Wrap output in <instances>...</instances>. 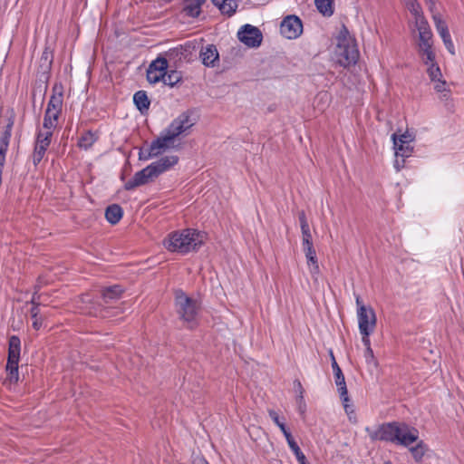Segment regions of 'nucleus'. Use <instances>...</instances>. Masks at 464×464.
<instances>
[{
    "label": "nucleus",
    "instance_id": "1",
    "mask_svg": "<svg viewBox=\"0 0 464 464\" xmlns=\"http://www.w3.org/2000/svg\"><path fill=\"white\" fill-rule=\"evenodd\" d=\"M372 441L391 442L403 447H409L418 440L419 431L404 422L391 421L378 425L375 429L365 428Z\"/></svg>",
    "mask_w": 464,
    "mask_h": 464
},
{
    "label": "nucleus",
    "instance_id": "2",
    "mask_svg": "<svg viewBox=\"0 0 464 464\" xmlns=\"http://www.w3.org/2000/svg\"><path fill=\"white\" fill-rule=\"evenodd\" d=\"M206 233L193 228L174 231L164 239V246L170 252L187 254L198 251L204 244Z\"/></svg>",
    "mask_w": 464,
    "mask_h": 464
},
{
    "label": "nucleus",
    "instance_id": "3",
    "mask_svg": "<svg viewBox=\"0 0 464 464\" xmlns=\"http://www.w3.org/2000/svg\"><path fill=\"white\" fill-rule=\"evenodd\" d=\"M124 292L123 287L121 285H114L108 287H104L101 290L102 302L94 301L90 295H82V303L90 304L88 314L93 316L108 317L110 315V308L106 306L114 301L119 300Z\"/></svg>",
    "mask_w": 464,
    "mask_h": 464
},
{
    "label": "nucleus",
    "instance_id": "4",
    "mask_svg": "<svg viewBox=\"0 0 464 464\" xmlns=\"http://www.w3.org/2000/svg\"><path fill=\"white\" fill-rule=\"evenodd\" d=\"M175 307L179 318L188 324L189 329L198 325V315L200 310L198 302L189 297L183 290L175 291Z\"/></svg>",
    "mask_w": 464,
    "mask_h": 464
},
{
    "label": "nucleus",
    "instance_id": "5",
    "mask_svg": "<svg viewBox=\"0 0 464 464\" xmlns=\"http://www.w3.org/2000/svg\"><path fill=\"white\" fill-rule=\"evenodd\" d=\"M21 353V341L17 335H12L8 340V354L5 365L7 381L17 383L19 381V361Z\"/></svg>",
    "mask_w": 464,
    "mask_h": 464
},
{
    "label": "nucleus",
    "instance_id": "6",
    "mask_svg": "<svg viewBox=\"0 0 464 464\" xmlns=\"http://www.w3.org/2000/svg\"><path fill=\"white\" fill-rule=\"evenodd\" d=\"M177 137L169 130L167 127L156 140H152L150 147L148 148V153L146 156H142V153H139V159L140 160H148L151 158L157 157L161 154L166 149L169 147V144Z\"/></svg>",
    "mask_w": 464,
    "mask_h": 464
},
{
    "label": "nucleus",
    "instance_id": "7",
    "mask_svg": "<svg viewBox=\"0 0 464 464\" xmlns=\"http://www.w3.org/2000/svg\"><path fill=\"white\" fill-rule=\"evenodd\" d=\"M357 305V316L360 332L374 331L377 318L374 310L371 306H366L360 295L355 298Z\"/></svg>",
    "mask_w": 464,
    "mask_h": 464
},
{
    "label": "nucleus",
    "instance_id": "8",
    "mask_svg": "<svg viewBox=\"0 0 464 464\" xmlns=\"http://www.w3.org/2000/svg\"><path fill=\"white\" fill-rule=\"evenodd\" d=\"M268 415L272 419L274 423L283 432V434L287 441V444H288L289 448L291 449V450L294 452L298 463L299 464H310L306 460V458H305L304 454L303 453V451L301 450V449L299 448L298 444L294 440L290 430L286 428L285 424L283 421H281L277 412L274 410H268Z\"/></svg>",
    "mask_w": 464,
    "mask_h": 464
},
{
    "label": "nucleus",
    "instance_id": "9",
    "mask_svg": "<svg viewBox=\"0 0 464 464\" xmlns=\"http://www.w3.org/2000/svg\"><path fill=\"white\" fill-rule=\"evenodd\" d=\"M198 118V117L195 110L189 109L183 111L174 119L168 128L176 137H179L180 134L193 127L197 123Z\"/></svg>",
    "mask_w": 464,
    "mask_h": 464
},
{
    "label": "nucleus",
    "instance_id": "10",
    "mask_svg": "<svg viewBox=\"0 0 464 464\" xmlns=\"http://www.w3.org/2000/svg\"><path fill=\"white\" fill-rule=\"evenodd\" d=\"M238 40L250 48H257L263 41V34L259 28L251 25H243L237 33Z\"/></svg>",
    "mask_w": 464,
    "mask_h": 464
},
{
    "label": "nucleus",
    "instance_id": "11",
    "mask_svg": "<svg viewBox=\"0 0 464 464\" xmlns=\"http://www.w3.org/2000/svg\"><path fill=\"white\" fill-rule=\"evenodd\" d=\"M336 54L341 66L347 68L357 63L359 51L354 44H337Z\"/></svg>",
    "mask_w": 464,
    "mask_h": 464
},
{
    "label": "nucleus",
    "instance_id": "12",
    "mask_svg": "<svg viewBox=\"0 0 464 464\" xmlns=\"http://www.w3.org/2000/svg\"><path fill=\"white\" fill-rule=\"evenodd\" d=\"M280 33L287 39H296L303 33L302 20L295 14L286 15L281 22Z\"/></svg>",
    "mask_w": 464,
    "mask_h": 464
},
{
    "label": "nucleus",
    "instance_id": "13",
    "mask_svg": "<svg viewBox=\"0 0 464 464\" xmlns=\"http://www.w3.org/2000/svg\"><path fill=\"white\" fill-rule=\"evenodd\" d=\"M53 132L48 130L46 132L38 131L35 139L34 152H33V163L36 167L44 159L48 147L51 144Z\"/></svg>",
    "mask_w": 464,
    "mask_h": 464
},
{
    "label": "nucleus",
    "instance_id": "14",
    "mask_svg": "<svg viewBox=\"0 0 464 464\" xmlns=\"http://www.w3.org/2000/svg\"><path fill=\"white\" fill-rule=\"evenodd\" d=\"M157 179L154 170L152 169L150 165H148L146 168L136 172L132 179L128 180L124 184V188L126 190H132L137 187L148 184Z\"/></svg>",
    "mask_w": 464,
    "mask_h": 464
},
{
    "label": "nucleus",
    "instance_id": "15",
    "mask_svg": "<svg viewBox=\"0 0 464 464\" xmlns=\"http://www.w3.org/2000/svg\"><path fill=\"white\" fill-rule=\"evenodd\" d=\"M330 356H331V361H332L331 364H332V369L334 372V382L337 386L340 399L343 400V401H349L348 390H347L344 375H343L339 364L337 363L332 351L330 352Z\"/></svg>",
    "mask_w": 464,
    "mask_h": 464
},
{
    "label": "nucleus",
    "instance_id": "16",
    "mask_svg": "<svg viewBox=\"0 0 464 464\" xmlns=\"http://www.w3.org/2000/svg\"><path fill=\"white\" fill-rule=\"evenodd\" d=\"M63 86L62 82H55L52 89V95L47 103L45 111H62L63 108Z\"/></svg>",
    "mask_w": 464,
    "mask_h": 464
},
{
    "label": "nucleus",
    "instance_id": "17",
    "mask_svg": "<svg viewBox=\"0 0 464 464\" xmlns=\"http://www.w3.org/2000/svg\"><path fill=\"white\" fill-rule=\"evenodd\" d=\"M179 162V157L176 155L165 156L160 158L159 160L150 164L155 172L156 177L169 170L170 168L175 166Z\"/></svg>",
    "mask_w": 464,
    "mask_h": 464
},
{
    "label": "nucleus",
    "instance_id": "18",
    "mask_svg": "<svg viewBox=\"0 0 464 464\" xmlns=\"http://www.w3.org/2000/svg\"><path fill=\"white\" fill-rule=\"evenodd\" d=\"M200 58L204 65L208 67H214L219 59L217 47L214 44H208L205 49L202 48L200 51Z\"/></svg>",
    "mask_w": 464,
    "mask_h": 464
},
{
    "label": "nucleus",
    "instance_id": "19",
    "mask_svg": "<svg viewBox=\"0 0 464 464\" xmlns=\"http://www.w3.org/2000/svg\"><path fill=\"white\" fill-rule=\"evenodd\" d=\"M205 2L206 0H183L182 13L188 17L197 18L199 16L201 6Z\"/></svg>",
    "mask_w": 464,
    "mask_h": 464
},
{
    "label": "nucleus",
    "instance_id": "20",
    "mask_svg": "<svg viewBox=\"0 0 464 464\" xmlns=\"http://www.w3.org/2000/svg\"><path fill=\"white\" fill-rule=\"evenodd\" d=\"M14 124V116H10L7 119V124L5 127V130L0 137V156L6 155L7 153Z\"/></svg>",
    "mask_w": 464,
    "mask_h": 464
},
{
    "label": "nucleus",
    "instance_id": "21",
    "mask_svg": "<svg viewBox=\"0 0 464 464\" xmlns=\"http://www.w3.org/2000/svg\"><path fill=\"white\" fill-rule=\"evenodd\" d=\"M222 14L232 16L237 8V0H211Z\"/></svg>",
    "mask_w": 464,
    "mask_h": 464
},
{
    "label": "nucleus",
    "instance_id": "22",
    "mask_svg": "<svg viewBox=\"0 0 464 464\" xmlns=\"http://www.w3.org/2000/svg\"><path fill=\"white\" fill-rule=\"evenodd\" d=\"M122 217L123 209L118 204H111L105 209V218L111 225L118 224Z\"/></svg>",
    "mask_w": 464,
    "mask_h": 464
},
{
    "label": "nucleus",
    "instance_id": "23",
    "mask_svg": "<svg viewBox=\"0 0 464 464\" xmlns=\"http://www.w3.org/2000/svg\"><path fill=\"white\" fill-rule=\"evenodd\" d=\"M392 140L393 141V149L395 150V156L401 158H409L411 156L413 152V146L411 143H400L397 140V134L393 133L392 135Z\"/></svg>",
    "mask_w": 464,
    "mask_h": 464
},
{
    "label": "nucleus",
    "instance_id": "24",
    "mask_svg": "<svg viewBox=\"0 0 464 464\" xmlns=\"http://www.w3.org/2000/svg\"><path fill=\"white\" fill-rule=\"evenodd\" d=\"M133 102L141 114L146 113L150 105V101L147 95V92L141 90L134 93Z\"/></svg>",
    "mask_w": 464,
    "mask_h": 464
},
{
    "label": "nucleus",
    "instance_id": "25",
    "mask_svg": "<svg viewBox=\"0 0 464 464\" xmlns=\"http://www.w3.org/2000/svg\"><path fill=\"white\" fill-rule=\"evenodd\" d=\"M417 444L409 449L415 462L421 463L425 453L429 448L423 440H417Z\"/></svg>",
    "mask_w": 464,
    "mask_h": 464
},
{
    "label": "nucleus",
    "instance_id": "26",
    "mask_svg": "<svg viewBox=\"0 0 464 464\" xmlns=\"http://www.w3.org/2000/svg\"><path fill=\"white\" fill-rule=\"evenodd\" d=\"M334 0H314L317 10L326 17L334 14Z\"/></svg>",
    "mask_w": 464,
    "mask_h": 464
},
{
    "label": "nucleus",
    "instance_id": "27",
    "mask_svg": "<svg viewBox=\"0 0 464 464\" xmlns=\"http://www.w3.org/2000/svg\"><path fill=\"white\" fill-rule=\"evenodd\" d=\"M182 80V74L181 72H179L177 70H166V74L163 76V83L165 85L174 87L177 85L179 82Z\"/></svg>",
    "mask_w": 464,
    "mask_h": 464
},
{
    "label": "nucleus",
    "instance_id": "28",
    "mask_svg": "<svg viewBox=\"0 0 464 464\" xmlns=\"http://www.w3.org/2000/svg\"><path fill=\"white\" fill-rule=\"evenodd\" d=\"M98 140V137L92 131L87 130L80 137L78 146L84 150H89Z\"/></svg>",
    "mask_w": 464,
    "mask_h": 464
},
{
    "label": "nucleus",
    "instance_id": "29",
    "mask_svg": "<svg viewBox=\"0 0 464 464\" xmlns=\"http://www.w3.org/2000/svg\"><path fill=\"white\" fill-rule=\"evenodd\" d=\"M433 21L436 26V29L440 35L441 39H447L450 37L448 25L444 20L440 17V14L433 15Z\"/></svg>",
    "mask_w": 464,
    "mask_h": 464
},
{
    "label": "nucleus",
    "instance_id": "30",
    "mask_svg": "<svg viewBox=\"0 0 464 464\" xmlns=\"http://www.w3.org/2000/svg\"><path fill=\"white\" fill-rule=\"evenodd\" d=\"M305 254V257L307 259V264L309 266H312L311 273L312 275H315L319 273V266H318V260L316 256L315 249H308L304 251Z\"/></svg>",
    "mask_w": 464,
    "mask_h": 464
},
{
    "label": "nucleus",
    "instance_id": "31",
    "mask_svg": "<svg viewBox=\"0 0 464 464\" xmlns=\"http://www.w3.org/2000/svg\"><path fill=\"white\" fill-rule=\"evenodd\" d=\"M52 63H53L52 53L47 48H45L42 53L41 59H40L39 72H50Z\"/></svg>",
    "mask_w": 464,
    "mask_h": 464
},
{
    "label": "nucleus",
    "instance_id": "32",
    "mask_svg": "<svg viewBox=\"0 0 464 464\" xmlns=\"http://www.w3.org/2000/svg\"><path fill=\"white\" fill-rule=\"evenodd\" d=\"M420 54L421 55L423 63L426 65L435 62V53L432 50V45L420 46Z\"/></svg>",
    "mask_w": 464,
    "mask_h": 464
},
{
    "label": "nucleus",
    "instance_id": "33",
    "mask_svg": "<svg viewBox=\"0 0 464 464\" xmlns=\"http://www.w3.org/2000/svg\"><path fill=\"white\" fill-rule=\"evenodd\" d=\"M169 67V63L166 58L164 57H158L156 60H154L150 65L148 70L152 71H160L163 73H166V70Z\"/></svg>",
    "mask_w": 464,
    "mask_h": 464
},
{
    "label": "nucleus",
    "instance_id": "34",
    "mask_svg": "<svg viewBox=\"0 0 464 464\" xmlns=\"http://www.w3.org/2000/svg\"><path fill=\"white\" fill-rule=\"evenodd\" d=\"M406 5L411 14L415 16V19L424 17L420 5L417 0H407Z\"/></svg>",
    "mask_w": 464,
    "mask_h": 464
},
{
    "label": "nucleus",
    "instance_id": "35",
    "mask_svg": "<svg viewBox=\"0 0 464 464\" xmlns=\"http://www.w3.org/2000/svg\"><path fill=\"white\" fill-rule=\"evenodd\" d=\"M427 72L429 74L430 79L432 82H436V81L440 80L442 78L440 68L439 67V65H438V63L436 62L430 63V64H429V67L427 69Z\"/></svg>",
    "mask_w": 464,
    "mask_h": 464
},
{
    "label": "nucleus",
    "instance_id": "36",
    "mask_svg": "<svg viewBox=\"0 0 464 464\" xmlns=\"http://www.w3.org/2000/svg\"><path fill=\"white\" fill-rule=\"evenodd\" d=\"M436 82H437V83L435 84L434 89L438 92H441L442 93V95L440 97L441 99L448 100L449 97H450V91L446 88V84H447L446 81L440 79V80H438Z\"/></svg>",
    "mask_w": 464,
    "mask_h": 464
},
{
    "label": "nucleus",
    "instance_id": "37",
    "mask_svg": "<svg viewBox=\"0 0 464 464\" xmlns=\"http://www.w3.org/2000/svg\"><path fill=\"white\" fill-rule=\"evenodd\" d=\"M164 74L160 71L147 70V80L150 83H157L163 80Z\"/></svg>",
    "mask_w": 464,
    "mask_h": 464
},
{
    "label": "nucleus",
    "instance_id": "38",
    "mask_svg": "<svg viewBox=\"0 0 464 464\" xmlns=\"http://www.w3.org/2000/svg\"><path fill=\"white\" fill-rule=\"evenodd\" d=\"M416 27L419 31V34H426L428 32H431L430 27L429 25L428 21L425 17L417 18Z\"/></svg>",
    "mask_w": 464,
    "mask_h": 464
},
{
    "label": "nucleus",
    "instance_id": "39",
    "mask_svg": "<svg viewBox=\"0 0 464 464\" xmlns=\"http://www.w3.org/2000/svg\"><path fill=\"white\" fill-rule=\"evenodd\" d=\"M419 39H420L419 47L432 45V33L431 32L419 34Z\"/></svg>",
    "mask_w": 464,
    "mask_h": 464
},
{
    "label": "nucleus",
    "instance_id": "40",
    "mask_svg": "<svg viewBox=\"0 0 464 464\" xmlns=\"http://www.w3.org/2000/svg\"><path fill=\"white\" fill-rule=\"evenodd\" d=\"M350 44L349 31L345 25H343L338 35V44Z\"/></svg>",
    "mask_w": 464,
    "mask_h": 464
},
{
    "label": "nucleus",
    "instance_id": "41",
    "mask_svg": "<svg viewBox=\"0 0 464 464\" xmlns=\"http://www.w3.org/2000/svg\"><path fill=\"white\" fill-rule=\"evenodd\" d=\"M57 121L50 118L49 111L44 112L43 126L44 129L51 130L56 126Z\"/></svg>",
    "mask_w": 464,
    "mask_h": 464
},
{
    "label": "nucleus",
    "instance_id": "42",
    "mask_svg": "<svg viewBox=\"0 0 464 464\" xmlns=\"http://www.w3.org/2000/svg\"><path fill=\"white\" fill-rule=\"evenodd\" d=\"M415 140V135L410 133L408 130L403 134L397 135V140L400 143H411Z\"/></svg>",
    "mask_w": 464,
    "mask_h": 464
},
{
    "label": "nucleus",
    "instance_id": "43",
    "mask_svg": "<svg viewBox=\"0 0 464 464\" xmlns=\"http://www.w3.org/2000/svg\"><path fill=\"white\" fill-rule=\"evenodd\" d=\"M364 358L368 364L373 363L375 366H377V361L374 357L373 351H372V347H368V349H365Z\"/></svg>",
    "mask_w": 464,
    "mask_h": 464
},
{
    "label": "nucleus",
    "instance_id": "44",
    "mask_svg": "<svg viewBox=\"0 0 464 464\" xmlns=\"http://www.w3.org/2000/svg\"><path fill=\"white\" fill-rule=\"evenodd\" d=\"M39 289H40V286L35 285L34 292V294L32 295V299L30 301V304H32V305H41V302H40L41 295L38 293Z\"/></svg>",
    "mask_w": 464,
    "mask_h": 464
},
{
    "label": "nucleus",
    "instance_id": "45",
    "mask_svg": "<svg viewBox=\"0 0 464 464\" xmlns=\"http://www.w3.org/2000/svg\"><path fill=\"white\" fill-rule=\"evenodd\" d=\"M372 333H373V331L360 332V334H362V342L363 345L365 346V349H368V347H371L370 335Z\"/></svg>",
    "mask_w": 464,
    "mask_h": 464
},
{
    "label": "nucleus",
    "instance_id": "46",
    "mask_svg": "<svg viewBox=\"0 0 464 464\" xmlns=\"http://www.w3.org/2000/svg\"><path fill=\"white\" fill-rule=\"evenodd\" d=\"M296 403H297L298 411L300 412V414H302V415L304 414V412L306 411V404H305V401L304 399V395H297Z\"/></svg>",
    "mask_w": 464,
    "mask_h": 464
},
{
    "label": "nucleus",
    "instance_id": "47",
    "mask_svg": "<svg viewBox=\"0 0 464 464\" xmlns=\"http://www.w3.org/2000/svg\"><path fill=\"white\" fill-rule=\"evenodd\" d=\"M407 158H401L398 156H395V160L393 163V166L396 169V171H401L405 167V160Z\"/></svg>",
    "mask_w": 464,
    "mask_h": 464
},
{
    "label": "nucleus",
    "instance_id": "48",
    "mask_svg": "<svg viewBox=\"0 0 464 464\" xmlns=\"http://www.w3.org/2000/svg\"><path fill=\"white\" fill-rule=\"evenodd\" d=\"M298 219H299V222H300L301 228H304V227H309L308 222H307V218H306V215H305L304 210H302V211H300L298 213Z\"/></svg>",
    "mask_w": 464,
    "mask_h": 464
},
{
    "label": "nucleus",
    "instance_id": "49",
    "mask_svg": "<svg viewBox=\"0 0 464 464\" xmlns=\"http://www.w3.org/2000/svg\"><path fill=\"white\" fill-rule=\"evenodd\" d=\"M342 402H343V409L346 412L347 415H351V414H353L354 413V409H353V406L352 404H349V401H343V400H341Z\"/></svg>",
    "mask_w": 464,
    "mask_h": 464
},
{
    "label": "nucleus",
    "instance_id": "50",
    "mask_svg": "<svg viewBox=\"0 0 464 464\" xmlns=\"http://www.w3.org/2000/svg\"><path fill=\"white\" fill-rule=\"evenodd\" d=\"M442 41H443V43H444V44H445V46H446L447 50H448L450 53L454 54V44H453V43H452V41H451V36H450V38L444 39V40H442Z\"/></svg>",
    "mask_w": 464,
    "mask_h": 464
},
{
    "label": "nucleus",
    "instance_id": "51",
    "mask_svg": "<svg viewBox=\"0 0 464 464\" xmlns=\"http://www.w3.org/2000/svg\"><path fill=\"white\" fill-rule=\"evenodd\" d=\"M295 390L298 392V395H304V390L302 386V383L299 380L294 381Z\"/></svg>",
    "mask_w": 464,
    "mask_h": 464
},
{
    "label": "nucleus",
    "instance_id": "52",
    "mask_svg": "<svg viewBox=\"0 0 464 464\" xmlns=\"http://www.w3.org/2000/svg\"><path fill=\"white\" fill-rule=\"evenodd\" d=\"M301 231H302V237H303L302 240L312 239V235H311L309 227L301 228Z\"/></svg>",
    "mask_w": 464,
    "mask_h": 464
},
{
    "label": "nucleus",
    "instance_id": "53",
    "mask_svg": "<svg viewBox=\"0 0 464 464\" xmlns=\"http://www.w3.org/2000/svg\"><path fill=\"white\" fill-rule=\"evenodd\" d=\"M302 241H303L302 243H303V250L304 251L314 248L312 239L302 240Z\"/></svg>",
    "mask_w": 464,
    "mask_h": 464
},
{
    "label": "nucleus",
    "instance_id": "54",
    "mask_svg": "<svg viewBox=\"0 0 464 464\" xmlns=\"http://www.w3.org/2000/svg\"><path fill=\"white\" fill-rule=\"evenodd\" d=\"M39 306L40 305H33L31 310H30V314H31V317L32 319H36V317L39 315Z\"/></svg>",
    "mask_w": 464,
    "mask_h": 464
},
{
    "label": "nucleus",
    "instance_id": "55",
    "mask_svg": "<svg viewBox=\"0 0 464 464\" xmlns=\"http://www.w3.org/2000/svg\"><path fill=\"white\" fill-rule=\"evenodd\" d=\"M33 327L35 330H39L42 326V319L37 316L36 319H33Z\"/></svg>",
    "mask_w": 464,
    "mask_h": 464
},
{
    "label": "nucleus",
    "instance_id": "56",
    "mask_svg": "<svg viewBox=\"0 0 464 464\" xmlns=\"http://www.w3.org/2000/svg\"><path fill=\"white\" fill-rule=\"evenodd\" d=\"M61 113H62V111H51L50 118H53V120L58 121V118Z\"/></svg>",
    "mask_w": 464,
    "mask_h": 464
},
{
    "label": "nucleus",
    "instance_id": "57",
    "mask_svg": "<svg viewBox=\"0 0 464 464\" xmlns=\"http://www.w3.org/2000/svg\"><path fill=\"white\" fill-rule=\"evenodd\" d=\"M5 156L6 155L0 156V173H2V174H3V169H4V167L5 164Z\"/></svg>",
    "mask_w": 464,
    "mask_h": 464
},
{
    "label": "nucleus",
    "instance_id": "58",
    "mask_svg": "<svg viewBox=\"0 0 464 464\" xmlns=\"http://www.w3.org/2000/svg\"><path fill=\"white\" fill-rule=\"evenodd\" d=\"M139 153H142V156H146V154L148 153V149H146V150L140 149Z\"/></svg>",
    "mask_w": 464,
    "mask_h": 464
},
{
    "label": "nucleus",
    "instance_id": "59",
    "mask_svg": "<svg viewBox=\"0 0 464 464\" xmlns=\"http://www.w3.org/2000/svg\"><path fill=\"white\" fill-rule=\"evenodd\" d=\"M198 464H209L206 459H200L198 461Z\"/></svg>",
    "mask_w": 464,
    "mask_h": 464
},
{
    "label": "nucleus",
    "instance_id": "60",
    "mask_svg": "<svg viewBox=\"0 0 464 464\" xmlns=\"http://www.w3.org/2000/svg\"><path fill=\"white\" fill-rule=\"evenodd\" d=\"M43 76H44L45 82H47V81H48V79H49V74H48V72H44V73H43Z\"/></svg>",
    "mask_w": 464,
    "mask_h": 464
},
{
    "label": "nucleus",
    "instance_id": "61",
    "mask_svg": "<svg viewBox=\"0 0 464 464\" xmlns=\"http://www.w3.org/2000/svg\"><path fill=\"white\" fill-rule=\"evenodd\" d=\"M427 3H430L431 5H435L436 0H426Z\"/></svg>",
    "mask_w": 464,
    "mask_h": 464
},
{
    "label": "nucleus",
    "instance_id": "62",
    "mask_svg": "<svg viewBox=\"0 0 464 464\" xmlns=\"http://www.w3.org/2000/svg\"><path fill=\"white\" fill-rule=\"evenodd\" d=\"M384 464H392L391 461H386Z\"/></svg>",
    "mask_w": 464,
    "mask_h": 464
}]
</instances>
